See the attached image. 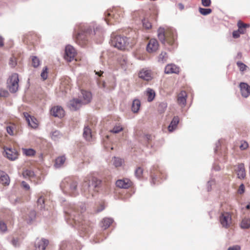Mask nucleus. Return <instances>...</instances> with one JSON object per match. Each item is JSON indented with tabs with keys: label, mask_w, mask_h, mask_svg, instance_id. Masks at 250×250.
<instances>
[{
	"label": "nucleus",
	"mask_w": 250,
	"mask_h": 250,
	"mask_svg": "<svg viewBox=\"0 0 250 250\" xmlns=\"http://www.w3.org/2000/svg\"><path fill=\"white\" fill-rule=\"evenodd\" d=\"M44 202V199L42 198V196H41L38 199L37 203H38V205H41V207H40L41 208H42L44 207H43Z\"/></svg>",
	"instance_id": "nucleus-54"
},
{
	"label": "nucleus",
	"mask_w": 250,
	"mask_h": 250,
	"mask_svg": "<svg viewBox=\"0 0 250 250\" xmlns=\"http://www.w3.org/2000/svg\"><path fill=\"white\" fill-rule=\"evenodd\" d=\"M40 64V61L36 56H33L32 58V66L36 68L39 66Z\"/></svg>",
	"instance_id": "nucleus-39"
},
{
	"label": "nucleus",
	"mask_w": 250,
	"mask_h": 250,
	"mask_svg": "<svg viewBox=\"0 0 250 250\" xmlns=\"http://www.w3.org/2000/svg\"><path fill=\"white\" fill-rule=\"evenodd\" d=\"M76 55V50L75 48L70 45H68L65 47V54L64 58L65 60L71 62L74 59Z\"/></svg>",
	"instance_id": "nucleus-10"
},
{
	"label": "nucleus",
	"mask_w": 250,
	"mask_h": 250,
	"mask_svg": "<svg viewBox=\"0 0 250 250\" xmlns=\"http://www.w3.org/2000/svg\"><path fill=\"white\" fill-rule=\"evenodd\" d=\"M21 186L26 190H28L30 189L29 185L25 181H22L21 182Z\"/></svg>",
	"instance_id": "nucleus-59"
},
{
	"label": "nucleus",
	"mask_w": 250,
	"mask_h": 250,
	"mask_svg": "<svg viewBox=\"0 0 250 250\" xmlns=\"http://www.w3.org/2000/svg\"><path fill=\"white\" fill-rule=\"evenodd\" d=\"M244 31H239L238 30L237 31H234L232 33V36L234 38L236 39L240 37V34H244Z\"/></svg>",
	"instance_id": "nucleus-50"
},
{
	"label": "nucleus",
	"mask_w": 250,
	"mask_h": 250,
	"mask_svg": "<svg viewBox=\"0 0 250 250\" xmlns=\"http://www.w3.org/2000/svg\"><path fill=\"white\" fill-rule=\"evenodd\" d=\"M111 45L120 50H125L128 45L129 39L125 36L115 35L112 34L110 41Z\"/></svg>",
	"instance_id": "nucleus-6"
},
{
	"label": "nucleus",
	"mask_w": 250,
	"mask_h": 250,
	"mask_svg": "<svg viewBox=\"0 0 250 250\" xmlns=\"http://www.w3.org/2000/svg\"><path fill=\"white\" fill-rule=\"evenodd\" d=\"M101 183V181L95 177L85 178L82 186V193L87 198L91 196H94L95 189L99 187Z\"/></svg>",
	"instance_id": "nucleus-4"
},
{
	"label": "nucleus",
	"mask_w": 250,
	"mask_h": 250,
	"mask_svg": "<svg viewBox=\"0 0 250 250\" xmlns=\"http://www.w3.org/2000/svg\"><path fill=\"white\" fill-rule=\"evenodd\" d=\"M157 33L158 39L163 44L167 43L169 45H175L177 39V33L174 28L168 27L165 29L160 27L157 30Z\"/></svg>",
	"instance_id": "nucleus-3"
},
{
	"label": "nucleus",
	"mask_w": 250,
	"mask_h": 250,
	"mask_svg": "<svg viewBox=\"0 0 250 250\" xmlns=\"http://www.w3.org/2000/svg\"><path fill=\"white\" fill-rule=\"evenodd\" d=\"M146 95L147 97V101L149 102H152L155 97V92L154 90L151 88H148L146 90Z\"/></svg>",
	"instance_id": "nucleus-30"
},
{
	"label": "nucleus",
	"mask_w": 250,
	"mask_h": 250,
	"mask_svg": "<svg viewBox=\"0 0 250 250\" xmlns=\"http://www.w3.org/2000/svg\"><path fill=\"white\" fill-rule=\"evenodd\" d=\"M167 54L166 52H162L159 57V62H164L167 61Z\"/></svg>",
	"instance_id": "nucleus-45"
},
{
	"label": "nucleus",
	"mask_w": 250,
	"mask_h": 250,
	"mask_svg": "<svg viewBox=\"0 0 250 250\" xmlns=\"http://www.w3.org/2000/svg\"><path fill=\"white\" fill-rule=\"evenodd\" d=\"M241 227L243 229H248L250 227V218H244L242 220Z\"/></svg>",
	"instance_id": "nucleus-33"
},
{
	"label": "nucleus",
	"mask_w": 250,
	"mask_h": 250,
	"mask_svg": "<svg viewBox=\"0 0 250 250\" xmlns=\"http://www.w3.org/2000/svg\"><path fill=\"white\" fill-rule=\"evenodd\" d=\"M74 31L76 33V42L82 46L86 44L89 36L96 35L100 37L104 33L102 27L96 24L91 26L81 23L76 26Z\"/></svg>",
	"instance_id": "nucleus-2"
},
{
	"label": "nucleus",
	"mask_w": 250,
	"mask_h": 250,
	"mask_svg": "<svg viewBox=\"0 0 250 250\" xmlns=\"http://www.w3.org/2000/svg\"><path fill=\"white\" fill-rule=\"evenodd\" d=\"M113 221V219L111 218L105 217L101 221L100 226L104 229H106L110 226Z\"/></svg>",
	"instance_id": "nucleus-20"
},
{
	"label": "nucleus",
	"mask_w": 250,
	"mask_h": 250,
	"mask_svg": "<svg viewBox=\"0 0 250 250\" xmlns=\"http://www.w3.org/2000/svg\"><path fill=\"white\" fill-rule=\"evenodd\" d=\"M202 4L205 7H208L211 4L210 0H201Z\"/></svg>",
	"instance_id": "nucleus-53"
},
{
	"label": "nucleus",
	"mask_w": 250,
	"mask_h": 250,
	"mask_svg": "<svg viewBox=\"0 0 250 250\" xmlns=\"http://www.w3.org/2000/svg\"><path fill=\"white\" fill-rule=\"evenodd\" d=\"M156 181H157V178L153 176H152V179H151V181L150 182L151 185H155L156 184Z\"/></svg>",
	"instance_id": "nucleus-62"
},
{
	"label": "nucleus",
	"mask_w": 250,
	"mask_h": 250,
	"mask_svg": "<svg viewBox=\"0 0 250 250\" xmlns=\"http://www.w3.org/2000/svg\"><path fill=\"white\" fill-rule=\"evenodd\" d=\"M22 175L24 178H33L35 176V173L31 170L26 169L23 171Z\"/></svg>",
	"instance_id": "nucleus-36"
},
{
	"label": "nucleus",
	"mask_w": 250,
	"mask_h": 250,
	"mask_svg": "<svg viewBox=\"0 0 250 250\" xmlns=\"http://www.w3.org/2000/svg\"><path fill=\"white\" fill-rule=\"evenodd\" d=\"M60 188L64 194L71 196H76L79 193L77 182L69 177L62 181Z\"/></svg>",
	"instance_id": "nucleus-5"
},
{
	"label": "nucleus",
	"mask_w": 250,
	"mask_h": 250,
	"mask_svg": "<svg viewBox=\"0 0 250 250\" xmlns=\"http://www.w3.org/2000/svg\"><path fill=\"white\" fill-rule=\"evenodd\" d=\"M117 62L121 67L126 70L128 66L127 56L124 54H119L117 57Z\"/></svg>",
	"instance_id": "nucleus-11"
},
{
	"label": "nucleus",
	"mask_w": 250,
	"mask_h": 250,
	"mask_svg": "<svg viewBox=\"0 0 250 250\" xmlns=\"http://www.w3.org/2000/svg\"><path fill=\"white\" fill-rule=\"evenodd\" d=\"M83 137L87 141L92 139L91 130L88 126H85L83 128Z\"/></svg>",
	"instance_id": "nucleus-27"
},
{
	"label": "nucleus",
	"mask_w": 250,
	"mask_h": 250,
	"mask_svg": "<svg viewBox=\"0 0 250 250\" xmlns=\"http://www.w3.org/2000/svg\"><path fill=\"white\" fill-rule=\"evenodd\" d=\"M186 97L187 94L185 91H182L178 97V103L179 104L183 106H185L186 104Z\"/></svg>",
	"instance_id": "nucleus-26"
},
{
	"label": "nucleus",
	"mask_w": 250,
	"mask_h": 250,
	"mask_svg": "<svg viewBox=\"0 0 250 250\" xmlns=\"http://www.w3.org/2000/svg\"><path fill=\"white\" fill-rule=\"evenodd\" d=\"M121 15L119 13V12L117 11L116 10H112L111 12L107 11L105 13V21H106L107 24H111L110 22L112 20H114L115 21L119 22L120 21Z\"/></svg>",
	"instance_id": "nucleus-8"
},
{
	"label": "nucleus",
	"mask_w": 250,
	"mask_h": 250,
	"mask_svg": "<svg viewBox=\"0 0 250 250\" xmlns=\"http://www.w3.org/2000/svg\"><path fill=\"white\" fill-rule=\"evenodd\" d=\"M139 77L142 79L148 81L152 78L150 71L147 70H142L139 73Z\"/></svg>",
	"instance_id": "nucleus-21"
},
{
	"label": "nucleus",
	"mask_w": 250,
	"mask_h": 250,
	"mask_svg": "<svg viewBox=\"0 0 250 250\" xmlns=\"http://www.w3.org/2000/svg\"><path fill=\"white\" fill-rule=\"evenodd\" d=\"M85 204L80 203L78 204L70 203L64 208V217L67 223L76 227L80 230L88 234L90 229L86 228L83 223V213L85 211Z\"/></svg>",
	"instance_id": "nucleus-1"
},
{
	"label": "nucleus",
	"mask_w": 250,
	"mask_h": 250,
	"mask_svg": "<svg viewBox=\"0 0 250 250\" xmlns=\"http://www.w3.org/2000/svg\"><path fill=\"white\" fill-rule=\"evenodd\" d=\"M41 76L43 80H45L47 78V67H45L43 68L41 74Z\"/></svg>",
	"instance_id": "nucleus-47"
},
{
	"label": "nucleus",
	"mask_w": 250,
	"mask_h": 250,
	"mask_svg": "<svg viewBox=\"0 0 250 250\" xmlns=\"http://www.w3.org/2000/svg\"><path fill=\"white\" fill-rule=\"evenodd\" d=\"M51 114L56 117L62 118L64 115V111L61 106H56L51 109Z\"/></svg>",
	"instance_id": "nucleus-12"
},
{
	"label": "nucleus",
	"mask_w": 250,
	"mask_h": 250,
	"mask_svg": "<svg viewBox=\"0 0 250 250\" xmlns=\"http://www.w3.org/2000/svg\"><path fill=\"white\" fill-rule=\"evenodd\" d=\"M116 185L119 188L126 189L131 186V182L128 179H120L116 181Z\"/></svg>",
	"instance_id": "nucleus-15"
},
{
	"label": "nucleus",
	"mask_w": 250,
	"mask_h": 250,
	"mask_svg": "<svg viewBox=\"0 0 250 250\" xmlns=\"http://www.w3.org/2000/svg\"><path fill=\"white\" fill-rule=\"evenodd\" d=\"M142 23L144 27L147 29H150L151 27V23L146 19L143 20Z\"/></svg>",
	"instance_id": "nucleus-48"
},
{
	"label": "nucleus",
	"mask_w": 250,
	"mask_h": 250,
	"mask_svg": "<svg viewBox=\"0 0 250 250\" xmlns=\"http://www.w3.org/2000/svg\"><path fill=\"white\" fill-rule=\"evenodd\" d=\"M179 123V118L178 116H174L168 126V130L169 132L174 130Z\"/></svg>",
	"instance_id": "nucleus-25"
},
{
	"label": "nucleus",
	"mask_w": 250,
	"mask_h": 250,
	"mask_svg": "<svg viewBox=\"0 0 250 250\" xmlns=\"http://www.w3.org/2000/svg\"><path fill=\"white\" fill-rule=\"evenodd\" d=\"M9 65L12 67H14L16 66L17 63L15 61V59L14 58H11L9 60Z\"/></svg>",
	"instance_id": "nucleus-55"
},
{
	"label": "nucleus",
	"mask_w": 250,
	"mask_h": 250,
	"mask_svg": "<svg viewBox=\"0 0 250 250\" xmlns=\"http://www.w3.org/2000/svg\"><path fill=\"white\" fill-rule=\"evenodd\" d=\"M7 158L12 161H14L18 158V153L15 149L6 148L4 150Z\"/></svg>",
	"instance_id": "nucleus-17"
},
{
	"label": "nucleus",
	"mask_w": 250,
	"mask_h": 250,
	"mask_svg": "<svg viewBox=\"0 0 250 250\" xmlns=\"http://www.w3.org/2000/svg\"><path fill=\"white\" fill-rule=\"evenodd\" d=\"M239 87L241 95L245 98H247L250 95V86L245 83H240Z\"/></svg>",
	"instance_id": "nucleus-14"
},
{
	"label": "nucleus",
	"mask_w": 250,
	"mask_h": 250,
	"mask_svg": "<svg viewBox=\"0 0 250 250\" xmlns=\"http://www.w3.org/2000/svg\"><path fill=\"white\" fill-rule=\"evenodd\" d=\"M81 101L83 104H86L89 103L92 98L91 93L87 91L82 90H81Z\"/></svg>",
	"instance_id": "nucleus-16"
},
{
	"label": "nucleus",
	"mask_w": 250,
	"mask_h": 250,
	"mask_svg": "<svg viewBox=\"0 0 250 250\" xmlns=\"http://www.w3.org/2000/svg\"><path fill=\"white\" fill-rule=\"evenodd\" d=\"M22 151H23V154L27 156H34L36 153L35 150L32 148H29V149L23 148Z\"/></svg>",
	"instance_id": "nucleus-35"
},
{
	"label": "nucleus",
	"mask_w": 250,
	"mask_h": 250,
	"mask_svg": "<svg viewBox=\"0 0 250 250\" xmlns=\"http://www.w3.org/2000/svg\"><path fill=\"white\" fill-rule=\"evenodd\" d=\"M107 54V52H103L100 58L102 60V61H103L104 60H105V55Z\"/></svg>",
	"instance_id": "nucleus-63"
},
{
	"label": "nucleus",
	"mask_w": 250,
	"mask_h": 250,
	"mask_svg": "<svg viewBox=\"0 0 250 250\" xmlns=\"http://www.w3.org/2000/svg\"><path fill=\"white\" fill-rule=\"evenodd\" d=\"M81 104H82V103L81 100L79 99H73L70 101L69 106L71 110H76L80 107Z\"/></svg>",
	"instance_id": "nucleus-24"
},
{
	"label": "nucleus",
	"mask_w": 250,
	"mask_h": 250,
	"mask_svg": "<svg viewBox=\"0 0 250 250\" xmlns=\"http://www.w3.org/2000/svg\"><path fill=\"white\" fill-rule=\"evenodd\" d=\"M228 250H240V246L238 245L234 246L232 247H229Z\"/></svg>",
	"instance_id": "nucleus-61"
},
{
	"label": "nucleus",
	"mask_w": 250,
	"mask_h": 250,
	"mask_svg": "<svg viewBox=\"0 0 250 250\" xmlns=\"http://www.w3.org/2000/svg\"><path fill=\"white\" fill-rule=\"evenodd\" d=\"M62 136V134L60 131L55 130L52 133L51 138L55 141L58 140Z\"/></svg>",
	"instance_id": "nucleus-40"
},
{
	"label": "nucleus",
	"mask_w": 250,
	"mask_h": 250,
	"mask_svg": "<svg viewBox=\"0 0 250 250\" xmlns=\"http://www.w3.org/2000/svg\"><path fill=\"white\" fill-rule=\"evenodd\" d=\"M167 104L166 102H163L159 104L158 106V111L161 113L165 112L167 109Z\"/></svg>",
	"instance_id": "nucleus-38"
},
{
	"label": "nucleus",
	"mask_w": 250,
	"mask_h": 250,
	"mask_svg": "<svg viewBox=\"0 0 250 250\" xmlns=\"http://www.w3.org/2000/svg\"><path fill=\"white\" fill-rule=\"evenodd\" d=\"M143 170L141 167H137L135 171V176L139 179H141L143 174Z\"/></svg>",
	"instance_id": "nucleus-44"
},
{
	"label": "nucleus",
	"mask_w": 250,
	"mask_h": 250,
	"mask_svg": "<svg viewBox=\"0 0 250 250\" xmlns=\"http://www.w3.org/2000/svg\"><path fill=\"white\" fill-rule=\"evenodd\" d=\"M24 118L29 126L32 128H36L37 127V120L34 117L30 116L28 113H23Z\"/></svg>",
	"instance_id": "nucleus-18"
},
{
	"label": "nucleus",
	"mask_w": 250,
	"mask_h": 250,
	"mask_svg": "<svg viewBox=\"0 0 250 250\" xmlns=\"http://www.w3.org/2000/svg\"><path fill=\"white\" fill-rule=\"evenodd\" d=\"M237 65L239 68V69L241 71H244L246 69L247 67V65H245L244 63L241 62H237Z\"/></svg>",
	"instance_id": "nucleus-49"
},
{
	"label": "nucleus",
	"mask_w": 250,
	"mask_h": 250,
	"mask_svg": "<svg viewBox=\"0 0 250 250\" xmlns=\"http://www.w3.org/2000/svg\"><path fill=\"white\" fill-rule=\"evenodd\" d=\"M0 182L2 184L5 185H8L9 184L10 179L7 174L5 173V174L2 175V176L0 178Z\"/></svg>",
	"instance_id": "nucleus-34"
},
{
	"label": "nucleus",
	"mask_w": 250,
	"mask_h": 250,
	"mask_svg": "<svg viewBox=\"0 0 250 250\" xmlns=\"http://www.w3.org/2000/svg\"><path fill=\"white\" fill-rule=\"evenodd\" d=\"M123 130V127L120 125H116L113 128L110 130V132L113 133H118Z\"/></svg>",
	"instance_id": "nucleus-43"
},
{
	"label": "nucleus",
	"mask_w": 250,
	"mask_h": 250,
	"mask_svg": "<svg viewBox=\"0 0 250 250\" xmlns=\"http://www.w3.org/2000/svg\"><path fill=\"white\" fill-rule=\"evenodd\" d=\"M215 181L214 179H211L208 182L207 184V188H208V190L209 191L211 189V187L212 185L215 184Z\"/></svg>",
	"instance_id": "nucleus-52"
},
{
	"label": "nucleus",
	"mask_w": 250,
	"mask_h": 250,
	"mask_svg": "<svg viewBox=\"0 0 250 250\" xmlns=\"http://www.w3.org/2000/svg\"><path fill=\"white\" fill-rule=\"evenodd\" d=\"M12 243L13 245L15 247H19L20 245L19 239L17 238L13 239V240L12 241Z\"/></svg>",
	"instance_id": "nucleus-57"
},
{
	"label": "nucleus",
	"mask_w": 250,
	"mask_h": 250,
	"mask_svg": "<svg viewBox=\"0 0 250 250\" xmlns=\"http://www.w3.org/2000/svg\"><path fill=\"white\" fill-rule=\"evenodd\" d=\"M248 146H249V145H248V143L246 142H244L240 145V148L241 150H245L247 148H248Z\"/></svg>",
	"instance_id": "nucleus-58"
},
{
	"label": "nucleus",
	"mask_w": 250,
	"mask_h": 250,
	"mask_svg": "<svg viewBox=\"0 0 250 250\" xmlns=\"http://www.w3.org/2000/svg\"><path fill=\"white\" fill-rule=\"evenodd\" d=\"M141 106V102L138 99H135L133 101L132 106H131V110L133 113H137Z\"/></svg>",
	"instance_id": "nucleus-28"
},
{
	"label": "nucleus",
	"mask_w": 250,
	"mask_h": 250,
	"mask_svg": "<svg viewBox=\"0 0 250 250\" xmlns=\"http://www.w3.org/2000/svg\"><path fill=\"white\" fill-rule=\"evenodd\" d=\"M19 76L18 74H13L7 81V86L10 92L15 93L19 87Z\"/></svg>",
	"instance_id": "nucleus-7"
},
{
	"label": "nucleus",
	"mask_w": 250,
	"mask_h": 250,
	"mask_svg": "<svg viewBox=\"0 0 250 250\" xmlns=\"http://www.w3.org/2000/svg\"><path fill=\"white\" fill-rule=\"evenodd\" d=\"M212 169H213L215 171H219L221 169V168L219 166L215 164L213 165Z\"/></svg>",
	"instance_id": "nucleus-64"
},
{
	"label": "nucleus",
	"mask_w": 250,
	"mask_h": 250,
	"mask_svg": "<svg viewBox=\"0 0 250 250\" xmlns=\"http://www.w3.org/2000/svg\"><path fill=\"white\" fill-rule=\"evenodd\" d=\"M237 26L238 27V30L239 31H244L243 28H245L247 27H249V25L242 22L239 21L237 23Z\"/></svg>",
	"instance_id": "nucleus-46"
},
{
	"label": "nucleus",
	"mask_w": 250,
	"mask_h": 250,
	"mask_svg": "<svg viewBox=\"0 0 250 250\" xmlns=\"http://www.w3.org/2000/svg\"><path fill=\"white\" fill-rule=\"evenodd\" d=\"M158 41L155 39L150 40L146 46V50L149 53L156 51L158 48Z\"/></svg>",
	"instance_id": "nucleus-13"
},
{
	"label": "nucleus",
	"mask_w": 250,
	"mask_h": 250,
	"mask_svg": "<svg viewBox=\"0 0 250 250\" xmlns=\"http://www.w3.org/2000/svg\"><path fill=\"white\" fill-rule=\"evenodd\" d=\"M36 216V213L35 210H31L28 215V218L26 219L27 223L31 224L33 221L35 219Z\"/></svg>",
	"instance_id": "nucleus-32"
},
{
	"label": "nucleus",
	"mask_w": 250,
	"mask_h": 250,
	"mask_svg": "<svg viewBox=\"0 0 250 250\" xmlns=\"http://www.w3.org/2000/svg\"><path fill=\"white\" fill-rule=\"evenodd\" d=\"M6 130H7V133L9 135H12L13 134V127L12 126H7Z\"/></svg>",
	"instance_id": "nucleus-60"
},
{
	"label": "nucleus",
	"mask_w": 250,
	"mask_h": 250,
	"mask_svg": "<svg viewBox=\"0 0 250 250\" xmlns=\"http://www.w3.org/2000/svg\"><path fill=\"white\" fill-rule=\"evenodd\" d=\"M245 191V186L244 184H242L239 186V189L238 190V193L239 194H243Z\"/></svg>",
	"instance_id": "nucleus-56"
},
{
	"label": "nucleus",
	"mask_w": 250,
	"mask_h": 250,
	"mask_svg": "<svg viewBox=\"0 0 250 250\" xmlns=\"http://www.w3.org/2000/svg\"><path fill=\"white\" fill-rule=\"evenodd\" d=\"M199 12L201 14L204 16H207L211 13L212 10L210 8H204L202 7H199Z\"/></svg>",
	"instance_id": "nucleus-37"
},
{
	"label": "nucleus",
	"mask_w": 250,
	"mask_h": 250,
	"mask_svg": "<svg viewBox=\"0 0 250 250\" xmlns=\"http://www.w3.org/2000/svg\"><path fill=\"white\" fill-rule=\"evenodd\" d=\"M59 250H72V246L66 241H63L60 245Z\"/></svg>",
	"instance_id": "nucleus-31"
},
{
	"label": "nucleus",
	"mask_w": 250,
	"mask_h": 250,
	"mask_svg": "<svg viewBox=\"0 0 250 250\" xmlns=\"http://www.w3.org/2000/svg\"><path fill=\"white\" fill-rule=\"evenodd\" d=\"M66 158L64 156H59L56 158L54 166L56 168L61 167L64 163Z\"/></svg>",
	"instance_id": "nucleus-29"
},
{
	"label": "nucleus",
	"mask_w": 250,
	"mask_h": 250,
	"mask_svg": "<svg viewBox=\"0 0 250 250\" xmlns=\"http://www.w3.org/2000/svg\"><path fill=\"white\" fill-rule=\"evenodd\" d=\"M238 177L240 179H244L246 176L244 165L243 163L239 164L236 169Z\"/></svg>",
	"instance_id": "nucleus-23"
},
{
	"label": "nucleus",
	"mask_w": 250,
	"mask_h": 250,
	"mask_svg": "<svg viewBox=\"0 0 250 250\" xmlns=\"http://www.w3.org/2000/svg\"><path fill=\"white\" fill-rule=\"evenodd\" d=\"M123 160L118 157H114L113 160V164L116 167H119L122 166Z\"/></svg>",
	"instance_id": "nucleus-41"
},
{
	"label": "nucleus",
	"mask_w": 250,
	"mask_h": 250,
	"mask_svg": "<svg viewBox=\"0 0 250 250\" xmlns=\"http://www.w3.org/2000/svg\"><path fill=\"white\" fill-rule=\"evenodd\" d=\"M179 71V68L175 64H167L165 69L166 74L177 73Z\"/></svg>",
	"instance_id": "nucleus-19"
},
{
	"label": "nucleus",
	"mask_w": 250,
	"mask_h": 250,
	"mask_svg": "<svg viewBox=\"0 0 250 250\" xmlns=\"http://www.w3.org/2000/svg\"><path fill=\"white\" fill-rule=\"evenodd\" d=\"M7 230L6 224L3 221H0V233H4Z\"/></svg>",
	"instance_id": "nucleus-42"
},
{
	"label": "nucleus",
	"mask_w": 250,
	"mask_h": 250,
	"mask_svg": "<svg viewBox=\"0 0 250 250\" xmlns=\"http://www.w3.org/2000/svg\"><path fill=\"white\" fill-rule=\"evenodd\" d=\"M49 241L45 239H42L35 243V246L39 249V250H44L48 245Z\"/></svg>",
	"instance_id": "nucleus-22"
},
{
	"label": "nucleus",
	"mask_w": 250,
	"mask_h": 250,
	"mask_svg": "<svg viewBox=\"0 0 250 250\" xmlns=\"http://www.w3.org/2000/svg\"><path fill=\"white\" fill-rule=\"evenodd\" d=\"M220 222L223 227L228 228L231 224V216L229 212H224L220 216Z\"/></svg>",
	"instance_id": "nucleus-9"
},
{
	"label": "nucleus",
	"mask_w": 250,
	"mask_h": 250,
	"mask_svg": "<svg viewBox=\"0 0 250 250\" xmlns=\"http://www.w3.org/2000/svg\"><path fill=\"white\" fill-rule=\"evenodd\" d=\"M9 95L8 92L6 90L0 89V97H7Z\"/></svg>",
	"instance_id": "nucleus-51"
}]
</instances>
